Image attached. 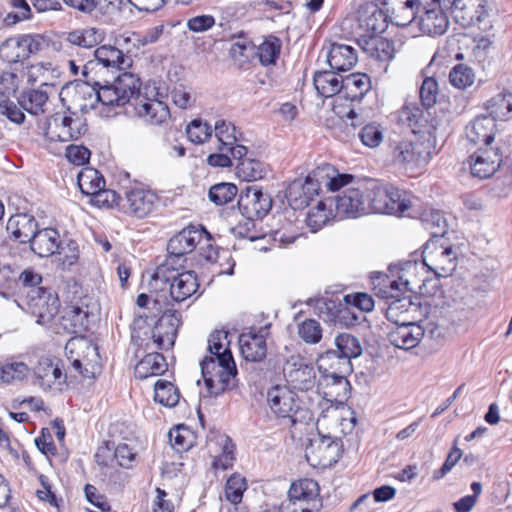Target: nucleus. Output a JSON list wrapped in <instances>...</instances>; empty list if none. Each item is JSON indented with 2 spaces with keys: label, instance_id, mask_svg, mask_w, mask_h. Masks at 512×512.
Returning a JSON list of instances; mask_svg holds the SVG:
<instances>
[{
  "label": "nucleus",
  "instance_id": "nucleus-35",
  "mask_svg": "<svg viewBox=\"0 0 512 512\" xmlns=\"http://www.w3.org/2000/svg\"><path fill=\"white\" fill-rule=\"evenodd\" d=\"M314 308L317 314L326 322L345 321V324H352L359 320V316L351 312L348 307L339 308L336 301L329 298H318L314 301Z\"/></svg>",
  "mask_w": 512,
  "mask_h": 512
},
{
  "label": "nucleus",
  "instance_id": "nucleus-58",
  "mask_svg": "<svg viewBox=\"0 0 512 512\" xmlns=\"http://www.w3.org/2000/svg\"><path fill=\"white\" fill-rule=\"evenodd\" d=\"M297 334L306 344H317L322 339V327L314 319H306L298 324Z\"/></svg>",
  "mask_w": 512,
  "mask_h": 512
},
{
  "label": "nucleus",
  "instance_id": "nucleus-45",
  "mask_svg": "<svg viewBox=\"0 0 512 512\" xmlns=\"http://www.w3.org/2000/svg\"><path fill=\"white\" fill-rule=\"evenodd\" d=\"M77 183L80 191L91 197L105 187L103 176L96 169L90 167H86L78 173Z\"/></svg>",
  "mask_w": 512,
  "mask_h": 512
},
{
  "label": "nucleus",
  "instance_id": "nucleus-56",
  "mask_svg": "<svg viewBox=\"0 0 512 512\" xmlns=\"http://www.w3.org/2000/svg\"><path fill=\"white\" fill-rule=\"evenodd\" d=\"M238 189L233 183H218L209 189V199L216 205L222 206L231 202L237 195Z\"/></svg>",
  "mask_w": 512,
  "mask_h": 512
},
{
  "label": "nucleus",
  "instance_id": "nucleus-28",
  "mask_svg": "<svg viewBox=\"0 0 512 512\" xmlns=\"http://www.w3.org/2000/svg\"><path fill=\"white\" fill-rule=\"evenodd\" d=\"M386 9L390 22L396 26H407L415 19L422 4L427 0H377Z\"/></svg>",
  "mask_w": 512,
  "mask_h": 512
},
{
  "label": "nucleus",
  "instance_id": "nucleus-7",
  "mask_svg": "<svg viewBox=\"0 0 512 512\" xmlns=\"http://www.w3.org/2000/svg\"><path fill=\"white\" fill-rule=\"evenodd\" d=\"M200 368L210 394L217 396L234 386L237 368L233 357L205 356L200 361Z\"/></svg>",
  "mask_w": 512,
  "mask_h": 512
},
{
  "label": "nucleus",
  "instance_id": "nucleus-59",
  "mask_svg": "<svg viewBox=\"0 0 512 512\" xmlns=\"http://www.w3.org/2000/svg\"><path fill=\"white\" fill-rule=\"evenodd\" d=\"M237 173L246 181H256L264 177L265 167L259 160L246 158L238 163Z\"/></svg>",
  "mask_w": 512,
  "mask_h": 512
},
{
  "label": "nucleus",
  "instance_id": "nucleus-2",
  "mask_svg": "<svg viewBox=\"0 0 512 512\" xmlns=\"http://www.w3.org/2000/svg\"><path fill=\"white\" fill-rule=\"evenodd\" d=\"M424 324L409 319L394 324L388 332L389 342L396 348L410 350L419 345L427 334L431 339H445L448 329V307L446 301L429 303Z\"/></svg>",
  "mask_w": 512,
  "mask_h": 512
},
{
  "label": "nucleus",
  "instance_id": "nucleus-47",
  "mask_svg": "<svg viewBox=\"0 0 512 512\" xmlns=\"http://www.w3.org/2000/svg\"><path fill=\"white\" fill-rule=\"evenodd\" d=\"M334 344L337 354L350 362L352 358H357L362 354V346L359 339L351 334L342 333L337 335Z\"/></svg>",
  "mask_w": 512,
  "mask_h": 512
},
{
  "label": "nucleus",
  "instance_id": "nucleus-39",
  "mask_svg": "<svg viewBox=\"0 0 512 512\" xmlns=\"http://www.w3.org/2000/svg\"><path fill=\"white\" fill-rule=\"evenodd\" d=\"M371 79L365 73H352L343 78L341 96L350 101H359L371 90Z\"/></svg>",
  "mask_w": 512,
  "mask_h": 512
},
{
  "label": "nucleus",
  "instance_id": "nucleus-32",
  "mask_svg": "<svg viewBox=\"0 0 512 512\" xmlns=\"http://www.w3.org/2000/svg\"><path fill=\"white\" fill-rule=\"evenodd\" d=\"M285 195L293 209H302L318 195L317 184L310 182L307 177L295 179L288 185Z\"/></svg>",
  "mask_w": 512,
  "mask_h": 512
},
{
  "label": "nucleus",
  "instance_id": "nucleus-41",
  "mask_svg": "<svg viewBox=\"0 0 512 512\" xmlns=\"http://www.w3.org/2000/svg\"><path fill=\"white\" fill-rule=\"evenodd\" d=\"M339 73L340 71L333 69L315 72L313 84L321 96L328 98L336 94L341 95L344 77Z\"/></svg>",
  "mask_w": 512,
  "mask_h": 512
},
{
  "label": "nucleus",
  "instance_id": "nucleus-51",
  "mask_svg": "<svg viewBox=\"0 0 512 512\" xmlns=\"http://www.w3.org/2000/svg\"><path fill=\"white\" fill-rule=\"evenodd\" d=\"M421 221L432 238L444 237L447 233V222L442 213L435 209H427L421 216Z\"/></svg>",
  "mask_w": 512,
  "mask_h": 512
},
{
  "label": "nucleus",
  "instance_id": "nucleus-38",
  "mask_svg": "<svg viewBox=\"0 0 512 512\" xmlns=\"http://www.w3.org/2000/svg\"><path fill=\"white\" fill-rule=\"evenodd\" d=\"M6 228L14 240L30 243L38 229V223L31 215L16 214L9 218Z\"/></svg>",
  "mask_w": 512,
  "mask_h": 512
},
{
  "label": "nucleus",
  "instance_id": "nucleus-63",
  "mask_svg": "<svg viewBox=\"0 0 512 512\" xmlns=\"http://www.w3.org/2000/svg\"><path fill=\"white\" fill-rule=\"evenodd\" d=\"M189 141L194 144L205 143L212 135V128L200 119L192 120L186 127Z\"/></svg>",
  "mask_w": 512,
  "mask_h": 512
},
{
  "label": "nucleus",
  "instance_id": "nucleus-16",
  "mask_svg": "<svg viewBox=\"0 0 512 512\" xmlns=\"http://www.w3.org/2000/svg\"><path fill=\"white\" fill-rule=\"evenodd\" d=\"M20 82L21 79L16 73L10 71L0 73V114L16 124H21L25 120L22 110L10 100L11 96H15Z\"/></svg>",
  "mask_w": 512,
  "mask_h": 512
},
{
  "label": "nucleus",
  "instance_id": "nucleus-37",
  "mask_svg": "<svg viewBox=\"0 0 512 512\" xmlns=\"http://www.w3.org/2000/svg\"><path fill=\"white\" fill-rule=\"evenodd\" d=\"M239 346L241 354L248 361H261L266 356V339L262 331L242 333L239 336Z\"/></svg>",
  "mask_w": 512,
  "mask_h": 512
},
{
  "label": "nucleus",
  "instance_id": "nucleus-4",
  "mask_svg": "<svg viewBox=\"0 0 512 512\" xmlns=\"http://www.w3.org/2000/svg\"><path fill=\"white\" fill-rule=\"evenodd\" d=\"M131 64V57L124 54L123 51L111 45H103L96 48L92 52V58L83 64L82 75L86 78L87 83H91L92 91L96 95L94 84L100 80H94L90 74H103L105 71L114 74L116 71L129 68ZM106 82L108 80L101 81V83ZM109 83L111 82L109 81Z\"/></svg>",
  "mask_w": 512,
  "mask_h": 512
},
{
  "label": "nucleus",
  "instance_id": "nucleus-30",
  "mask_svg": "<svg viewBox=\"0 0 512 512\" xmlns=\"http://www.w3.org/2000/svg\"><path fill=\"white\" fill-rule=\"evenodd\" d=\"M310 182L317 184V193L322 186L329 191H338L353 181L350 174L339 173L332 165L324 163L312 170L307 176Z\"/></svg>",
  "mask_w": 512,
  "mask_h": 512
},
{
  "label": "nucleus",
  "instance_id": "nucleus-15",
  "mask_svg": "<svg viewBox=\"0 0 512 512\" xmlns=\"http://www.w3.org/2000/svg\"><path fill=\"white\" fill-rule=\"evenodd\" d=\"M448 0H427L421 7L425 10L420 17L419 27L431 36L443 35L448 28Z\"/></svg>",
  "mask_w": 512,
  "mask_h": 512
},
{
  "label": "nucleus",
  "instance_id": "nucleus-60",
  "mask_svg": "<svg viewBox=\"0 0 512 512\" xmlns=\"http://www.w3.org/2000/svg\"><path fill=\"white\" fill-rule=\"evenodd\" d=\"M281 50V42L276 37L267 38L257 49V55L262 65H270L276 62Z\"/></svg>",
  "mask_w": 512,
  "mask_h": 512
},
{
  "label": "nucleus",
  "instance_id": "nucleus-14",
  "mask_svg": "<svg viewBox=\"0 0 512 512\" xmlns=\"http://www.w3.org/2000/svg\"><path fill=\"white\" fill-rule=\"evenodd\" d=\"M267 404L270 411L278 418L290 419L297 422L300 405L297 395L286 385H276L267 392Z\"/></svg>",
  "mask_w": 512,
  "mask_h": 512
},
{
  "label": "nucleus",
  "instance_id": "nucleus-43",
  "mask_svg": "<svg viewBox=\"0 0 512 512\" xmlns=\"http://www.w3.org/2000/svg\"><path fill=\"white\" fill-rule=\"evenodd\" d=\"M397 121L402 126L411 129L414 134L420 132L426 123L422 109L414 102L406 103L397 112Z\"/></svg>",
  "mask_w": 512,
  "mask_h": 512
},
{
  "label": "nucleus",
  "instance_id": "nucleus-3",
  "mask_svg": "<svg viewBox=\"0 0 512 512\" xmlns=\"http://www.w3.org/2000/svg\"><path fill=\"white\" fill-rule=\"evenodd\" d=\"M169 263L157 267L151 281V286L161 291H169L173 302H183L193 296L199 283L194 271L179 273L174 268H169Z\"/></svg>",
  "mask_w": 512,
  "mask_h": 512
},
{
  "label": "nucleus",
  "instance_id": "nucleus-20",
  "mask_svg": "<svg viewBox=\"0 0 512 512\" xmlns=\"http://www.w3.org/2000/svg\"><path fill=\"white\" fill-rule=\"evenodd\" d=\"M204 234L207 231L203 227L188 226L171 237L167 244L168 261L174 263L175 259L193 252L203 242Z\"/></svg>",
  "mask_w": 512,
  "mask_h": 512
},
{
  "label": "nucleus",
  "instance_id": "nucleus-50",
  "mask_svg": "<svg viewBox=\"0 0 512 512\" xmlns=\"http://www.w3.org/2000/svg\"><path fill=\"white\" fill-rule=\"evenodd\" d=\"M416 306L412 303L410 297H399V295L388 302L386 308V318L393 324L404 322L410 310H415Z\"/></svg>",
  "mask_w": 512,
  "mask_h": 512
},
{
  "label": "nucleus",
  "instance_id": "nucleus-18",
  "mask_svg": "<svg viewBox=\"0 0 512 512\" xmlns=\"http://www.w3.org/2000/svg\"><path fill=\"white\" fill-rule=\"evenodd\" d=\"M38 36L22 35L6 39L0 46V58L8 63L23 62L40 49Z\"/></svg>",
  "mask_w": 512,
  "mask_h": 512
},
{
  "label": "nucleus",
  "instance_id": "nucleus-9",
  "mask_svg": "<svg viewBox=\"0 0 512 512\" xmlns=\"http://www.w3.org/2000/svg\"><path fill=\"white\" fill-rule=\"evenodd\" d=\"M65 352L72 368L84 379H94L101 372L97 346L85 338H71L65 345Z\"/></svg>",
  "mask_w": 512,
  "mask_h": 512
},
{
  "label": "nucleus",
  "instance_id": "nucleus-44",
  "mask_svg": "<svg viewBox=\"0 0 512 512\" xmlns=\"http://www.w3.org/2000/svg\"><path fill=\"white\" fill-rule=\"evenodd\" d=\"M29 373V366L22 361L11 359L0 365V381L6 385L21 383Z\"/></svg>",
  "mask_w": 512,
  "mask_h": 512
},
{
  "label": "nucleus",
  "instance_id": "nucleus-55",
  "mask_svg": "<svg viewBox=\"0 0 512 512\" xmlns=\"http://www.w3.org/2000/svg\"><path fill=\"white\" fill-rule=\"evenodd\" d=\"M332 212L326 207V203L320 201L317 206L311 209L306 216V224L311 232H318L332 219Z\"/></svg>",
  "mask_w": 512,
  "mask_h": 512
},
{
  "label": "nucleus",
  "instance_id": "nucleus-12",
  "mask_svg": "<svg viewBox=\"0 0 512 512\" xmlns=\"http://www.w3.org/2000/svg\"><path fill=\"white\" fill-rule=\"evenodd\" d=\"M426 263H417L415 261H408L404 263L403 267L401 268V274L398 276V282L399 287L402 288V291L408 290V291H415L416 288L420 289V292L422 294H426L432 298L431 303L438 302L437 297L439 294L440 298L442 297L443 291L440 289L439 286V278L435 279H419L417 276L418 269L424 270L426 267ZM443 299H440L439 302H441Z\"/></svg>",
  "mask_w": 512,
  "mask_h": 512
},
{
  "label": "nucleus",
  "instance_id": "nucleus-27",
  "mask_svg": "<svg viewBox=\"0 0 512 512\" xmlns=\"http://www.w3.org/2000/svg\"><path fill=\"white\" fill-rule=\"evenodd\" d=\"M181 325V315L176 310H166L157 321L152 338L157 348L167 350L171 348Z\"/></svg>",
  "mask_w": 512,
  "mask_h": 512
},
{
  "label": "nucleus",
  "instance_id": "nucleus-17",
  "mask_svg": "<svg viewBox=\"0 0 512 512\" xmlns=\"http://www.w3.org/2000/svg\"><path fill=\"white\" fill-rule=\"evenodd\" d=\"M79 125L80 119H73L66 112H57L47 118L44 133L51 141L68 142L82 134Z\"/></svg>",
  "mask_w": 512,
  "mask_h": 512
},
{
  "label": "nucleus",
  "instance_id": "nucleus-64",
  "mask_svg": "<svg viewBox=\"0 0 512 512\" xmlns=\"http://www.w3.org/2000/svg\"><path fill=\"white\" fill-rule=\"evenodd\" d=\"M474 82L473 70L464 64H458L450 71V84L458 89H465Z\"/></svg>",
  "mask_w": 512,
  "mask_h": 512
},
{
  "label": "nucleus",
  "instance_id": "nucleus-46",
  "mask_svg": "<svg viewBox=\"0 0 512 512\" xmlns=\"http://www.w3.org/2000/svg\"><path fill=\"white\" fill-rule=\"evenodd\" d=\"M103 32L100 29L89 27L72 31L67 36V41L80 48L91 49L103 40Z\"/></svg>",
  "mask_w": 512,
  "mask_h": 512
},
{
  "label": "nucleus",
  "instance_id": "nucleus-36",
  "mask_svg": "<svg viewBox=\"0 0 512 512\" xmlns=\"http://www.w3.org/2000/svg\"><path fill=\"white\" fill-rule=\"evenodd\" d=\"M30 248L39 257L54 255L59 248H62L58 231L53 228L37 229L30 242Z\"/></svg>",
  "mask_w": 512,
  "mask_h": 512
},
{
  "label": "nucleus",
  "instance_id": "nucleus-5",
  "mask_svg": "<svg viewBox=\"0 0 512 512\" xmlns=\"http://www.w3.org/2000/svg\"><path fill=\"white\" fill-rule=\"evenodd\" d=\"M321 508L318 483L304 478L291 484L288 499L281 503L278 510L264 509L261 512H319Z\"/></svg>",
  "mask_w": 512,
  "mask_h": 512
},
{
  "label": "nucleus",
  "instance_id": "nucleus-22",
  "mask_svg": "<svg viewBox=\"0 0 512 512\" xmlns=\"http://www.w3.org/2000/svg\"><path fill=\"white\" fill-rule=\"evenodd\" d=\"M471 174L480 179L490 178L503 163L500 145L479 147L472 156Z\"/></svg>",
  "mask_w": 512,
  "mask_h": 512
},
{
  "label": "nucleus",
  "instance_id": "nucleus-52",
  "mask_svg": "<svg viewBox=\"0 0 512 512\" xmlns=\"http://www.w3.org/2000/svg\"><path fill=\"white\" fill-rule=\"evenodd\" d=\"M94 316L88 308L81 306H71L66 309L63 320L69 322L74 333L84 331L88 328L89 318Z\"/></svg>",
  "mask_w": 512,
  "mask_h": 512
},
{
  "label": "nucleus",
  "instance_id": "nucleus-25",
  "mask_svg": "<svg viewBox=\"0 0 512 512\" xmlns=\"http://www.w3.org/2000/svg\"><path fill=\"white\" fill-rule=\"evenodd\" d=\"M357 21L362 31L371 34L384 32L390 22L386 9L377 0L365 2L359 7Z\"/></svg>",
  "mask_w": 512,
  "mask_h": 512
},
{
  "label": "nucleus",
  "instance_id": "nucleus-31",
  "mask_svg": "<svg viewBox=\"0 0 512 512\" xmlns=\"http://www.w3.org/2000/svg\"><path fill=\"white\" fill-rule=\"evenodd\" d=\"M37 384L44 390L54 394L60 393L65 384L61 369L50 359H41L34 369Z\"/></svg>",
  "mask_w": 512,
  "mask_h": 512
},
{
  "label": "nucleus",
  "instance_id": "nucleus-1",
  "mask_svg": "<svg viewBox=\"0 0 512 512\" xmlns=\"http://www.w3.org/2000/svg\"><path fill=\"white\" fill-rule=\"evenodd\" d=\"M141 82L137 75L123 72L112 83L95 82L96 100L104 107L116 108L130 104L136 116L150 125H164L170 120L168 105L156 98H150L140 91Z\"/></svg>",
  "mask_w": 512,
  "mask_h": 512
},
{
  "label": "nucleus",
  "instance_id": "nucleus-61",
  "mask_svg": "<svg viewBox=\"0 0 512 512\" xmlns=\"http://www.w3.org/2000/svg\"><path fill=\"white\" fill-rule=\"evenodd\" d=\"M246 489V479L239 474H233L226 482L225 497L230 503L236 505L242 501Z\"/></svg>",
  "mask_w": 512,
  "mask_h": 512
},
{
  "label": "nucleus",
  "instance_id": "nucleus-42",
  "mask_svg": "<svg viewBox=\"0 0 512 512\" xmlns=\"http://www.w3.org/2000/svg\"><path fill=\"white\" fill-rule=\"evenodd\" d=\"M484 107L488 111V114L485 115L493 117L495 122L506 120L512 115V93L502 91L490 98Z\"/></svg>",
  "mask_w": 512,
  "mask_h": 512
},
{
  "label": "nucleus",
  "instance_id": "nucleus-57",
  "mask_svg": "<svg viewBox=\"0 0 512 512\" xmlns=\"http://www.w3.org/2000/svg\"><path fill=\"white\" fill-rule=\"evenodd\" d=\"M215 137L218 141L219 151H224L226 146L238 141L236 128L231 122L217 120L214 125Z\"/></svg>",
  "mask_w": 512,
  "mask_h": 512
},
{
  "label": "nucleus",
  "instance_id": "nucleus-29",
  "mask_svg": "<svg viewBox=\"0 0 512 512\" xmlns=\"http://www.w3.org/2000/svg\"><path fill=\"white\" fill-rule=\"evenodd\" d=\"M448 57V50L446 47L439 49L435 52L430 66H437L439 68H446V61ZM445 71L436 72L434 76L426 77L420 87V99L422 105L429 109L433 107L438 99L439 84L436 76L444 75Z\"/></svg>",
  "mask_w": 512,
  "mask_h": 512
},
{
  "label": "nucleus",
  "instance_id": "nucleus-21",
  "mask_svg": "<svg viewBox=\"0 0 512 512\" xmlns=\"http://www.w3.org/2000/svg\"><path fill=\"white\" fill-rule=\"evenodd\" d=\"M271 206V197L263 193L258 186H248L239 195L238 208L247 218H262L268 213Z\"/></svg>",
  "mask_w": 512,
  "mask_h": 512
},
{
  "label": "nucleus",
  "instance_id": "nucleus-49",
  "mask_svg": "<svg viewBox=\"0 0 512 512\" xmlns=\"http://www.w3.org/2000/svg\"><path fill=\"white\" fill-rule=\"evenodd\" d=\"M229 333L225 330L213 331L207 340L206 356L214 357H233L230 350V340L228 339Z\"/></svg>",
  "mask_w": 512,
  "mask_h": 512
},
{
  "label": "nucleus",
  "instance_id": "nucleus-6",
  "mask_svg": "<svg viewBox=\"0 0 512 512\" xmlns=\"http://www.w3.org/2000/svg\"><path fill=\"white\" fill-rule=\"evenodd\" d=\"M390 157L395 167L407 174L414 175L427 165L430 158V147L419 140L393 141L390 143Z\"/></svg>",
  "mask_w": 512,
  "mask_h": 512
},
{
  "label": "nucleus",
  "instance_id": "nucleus-8",
  "mask_svg": "<svg viewBox=\"0 0 512 512\" xmlns=\"http://www.w3.org/2000/svg\"><path fill=\"white\" fill-rule=\"evenodd\" d=\"M366 191L369 213L403 214L411 207L410 199L393 185L373 182Z\"/></svg>",
  "mask_w": 512,
  "mask_h": 512
},
{
  "label": "nucleus",
  "instance_id": "nucleus-11",
  "mask_svg": "<svg viewBox=\"0 0 512 512\" xmlns=\"http://www.w3.org/2000/svg\"><path fill=\"white\" fill-rule=\"evenodd\" d=\"M23 303L24 309L36 317V322L40 325L49 324L60 307L58 296L45 288L28 290Z\"/></svg>",
  "mask_w": 512,
  "mask_h": 512
},
{
  "label": "nucleus",
  "instance_id": "nucleus-13",
  "mask_svg": "<svg viewBox=\"0 0 512 512\" xmlns=\"http://www.w3.org/2000/svg\"><path fill=\"white\" fill-rule=\"evenodd\" d=\"M336 215L339 218H357L369 214L366 187L351 186L345 188L334 200Z\"/></svg>",
  "mask_w": 512,
  "mask_h": 512
},
{
  "label": "nucleus",
  "instance_id": "nucleus-40",
  "mask_svg": "<svg viewBox=\"0 0 512 512\" xmlns=\"http://www.w3.org/2000/svg\"><path fill=\"white\" fill-rule=\"evenodd\" d=\"M317 365L321 376H345L352 370L351 362L343 359L333 350H328L320 355Z\"/></svg>",
  "mask_w": 512,
  "mask_h": 512
},
{
  "label": "nucleus",
  "instance_id": "nucleus-54",
  "mask_svg": "<svg viewBox=\"0 0 512 512\" xmlns=\"http://www.w3.org/2000/svg\"><path fill=\"white\" fill-rule=\"evenodd\" d=\"M48 96L45 92L39 90H31L24 94L19 101L23 110L32 115H39L45 112V105Z\"/></svg>",
  "mask_w": 512,
  "mask_h": 512
},
{
  "label": "nucleus",
  "instance_id": "nucleus-26",
  "mask_svg": "<svg viewBox=\"0 0 512 512\" xmlns=\"http://www.w3.org/2000/svg\"><path fill=\"white\" fill-rule=\"evenodd\" d=\"M316 393L330 407L343 404L350 394V383L346 376H321L316 385Z\"/></svg>",
  "mask_w": 512,
  "mask_h": 512
},
{
  "label": "nucleus",
  "instance_id": "nucleus-23",
  "mask_svg": "<svg viewBox=\"0 0 512 512\" xmlns=\"http://www.w3.org/2000/svg\"><path fill=\"white\" fill-rule=\"evenodd\" d=\"M486 0H452L450 15L462 28L482 22L487 16Z\"/></svg>",
  "mask_w": 512,
  "mask_h": 512
},
{
  "label": "nucleus",
  "instance_id": "nucleus-24",
  "mask_svg": "<svg viewBox=\"0 0 512 512\" xmlns=\"http://www.w3.org/2000/svg\"><path fill=\"white\" fill-rule=\"evenodd\" d=\"M158 196L151 190L134 187L125 192L122 209L137 218L149 215L157 206Z\"/></svg>",
  "mask_w": 512,
  "mask_h": 512
},
{
  "label": "nucleus",
  "instance_id": "nucleus-53",
  "mask_svg": "<svg viewBox=\"0 0 512 512\" xmlns=\"http://www.w3.org/2000/svg\"><path fill=\"white\" fill-rule=\"evenodd\" d=\"M154 400L165 407H174L179 402L178 390L171 382L158 380L154 386Z\"/></svg>",
  "mask_w": 512,
  "mask_h": 512
},
{
  "label": "nucleus",
  "instance_id": "nucleus-62",
  "mask_svg": "<svg viewBox=\"0 0 512 512\" xmlns=\"http://www.w3.org/2000/svg\"><path fill=\"white\" fill-rule=\"evenodd\" d=\"M217 443L223 446V451L218 457H214L212 467L215 471L227 470L233 463V445L230 439L225 435H218L216 437Z\"/></svg>",
  "mask_w": 512,
  "mask_h": 512
},
{
  "label": "nucleus",
  "instance_id": "nucleus-19",
  "mask_svg": "<svg viewBox=\"0 0 512 512\" xmlns=\"http://www.w3.org/2000/svg\"><path fill=\"white\" fill-rule=\"evenodd\" d=\"M499 125L493 117L479 115L465 128V137L473 145L479 147L494 146L500 144L498 140Z\"/></svg>",
  "mask_w": 512,
  "mask_h": 512
},
{
  "label": "nucleus",
  "instance_id": "nucleus-10",
  "mask_svg": "<svg viewBox=\"0 0 512 512\" xmlns=\"http://www.w3.org/2000/svg\"><path fill=\"white\" fill-rule=\"evenodd\" d=\"M283 376L286 386L301 392L313 390L318 382L315 367L299 354L286 359L283 364Z\"/></svg>",
  "mask_w": 512,
  "mask_h": 512
},
{
  "label": "nucleus",
  "instance_id": "nucleus-48",
  "mask_svg": "<svg viewBox=\"0 0 512 512\" xmlns=\"http://www.w3.org/2000/svg\"><path fill=\"white\" fill-rule=\"evenodd\" d=\"M171 446L177 452L188 451L196 442L194 432L186 425H178L172 428L168 433Z\"/></svg>",
  "mask_w": 512,
  "mask_h": 512
},
{
  "label": "nucleus",
  "instance_id": "nucleus-34",
  "mask_svg": "<svg viewBox=\"0 0 512 512\" xmlns=\"http://www.w3.org/2000/svg\"><path fill=\"white\" fill-rule=\"evenodd\" d=\"M358 44L369 57L382 62H390L396 53L394 42L386 38L369 36L362 37L358 40Z\"/></svg>",
  "mask_w": 512,
  "mask_h": 512
},
{
  "label": "nucleus",
  "instance_id": "nucleus-33",
  "mask_svg": "<svg viewBox=\"0 0 512 512\" xmlns=\"http://www.w3.org/2000/svg\"><path fill=\"white\" fill-rule=\"evenodd\" d=\"M357 51L350 45L332 43L326 52V62L330 69L345 72L356 65Z\"/></svg>",
  "mask_w": 512,
  "mask_h": 512
}]
</instances>
